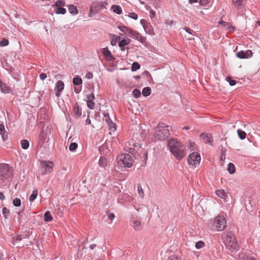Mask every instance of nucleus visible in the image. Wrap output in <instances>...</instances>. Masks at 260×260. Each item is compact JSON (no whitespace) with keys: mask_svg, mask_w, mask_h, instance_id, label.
Here are the masks:
<instances>
[{"mask_svg":"<svg viewBox=\"0 0 260 260\" xmlns=\"http://www.w3.org/2000/svg\"><path fill=\"white\" fill-rule=\"evenodd\" d=\"M168 146L171 153L178 160H181L186 155L185 146L177 140L171 139L168 142Z\"/></svg>","mask_w":260,"mask_h":260,"instance_id":"f257e3e1","label":"nucleus"},{"mask_svg":"<svg viewBox=\"0 0 260 260\" xmlns=\"http://www.w3.org/2000/svg\"><path fill=\"white\" fill-rule=\"evenodd\" d=\"M210 228L214 231H222L226 227L225 218L222 215H219L209 221Z\"/></svg>","mask_w":260,"mask_h":260,"instance_id":"f03ea898","label":"nucleus"},{"mask_svg":"<svg viewBox=\"0 0 260 260\" xmlns=\"http://www.w3.org/2000/svg\"><path fill=\"white\" fill-rule=\"evenodd\" d=\"M223 241L226 247L233 252L238 248L237 241L234 235L231 232L223 233Z\"/></svg>","mask_w":260,"mask_h":260,"instance_id":"7ed1b4c3","label":"nucleus"},{"mask_svg":"<svg viewBox=\"0 0 260 260\" xmlns=\"http://www.w3.org/2000/svg\"><path fill=\"white\" fill-rule=\"evenodd\" d=\"M169 135V131L167 127L158 124L155 129L154 136L157 140H164L167 139Z\"/></svg>","mask_w":260,"mask_h":260,"instance_id":"20e7f679","label":"nucleus"},{"mask_svg":"<svg viewBox=\"0 0 260 260\" xmlns=\"http://www.w3.org/2000/svg\"><path fill=\"white\" fill-rule=\"evenodd\" d=\"M201 161L200 155L196 152L190 154L188 158V163L192 168H196L200 165Z\"/></svg>","mask_w":260,"mask_h":260,"instance_id":"39448f33","label":"nucleus"},{"mask_svg":"<svg viewBox=\"0 0 260 260\" xmlns=\"http://www.w3.org/2000/svg\"><path fill=\"white\" fill-rule=\"evenodd\" d=\"M0 175L3 179H7L12 176V171L11 168L7 164L0 166Z\"/></svg>","mask_w":260,"mask_h":260,"instance_id":"423d86ee","label":"nucleus"},{"mask_svg":"<svg viewBox=\"0 0 260 260\" xmlns=\"http://www.w3.org/2000/svg\"><path fill=\"white\" fill-rule=\"evenodd\" d=\"M120 160L123 165L127 168L131 167L134 162L133 157L128 154L121 155Z\"/></svg>","mask_w":260,"mask_h":260,"instance_id":"0eeeda50","label":"nucleus"},{"mask_svg":"<svg viewBox=\"0 0 260 260\" xmlns=\"http://www.w3.org/2000/svg\"><path fill=\"white\" fill-rule=\"evenodd\" d=\"M42 170L44 174L51 173L53 170V165L50 161H42L41 162Z\"/></svg>","mask_w":260,"mask_h":260,"instance_id":"6e6552de","label":"nucleus"},{"mask_svg":"<svg viewBox=\"0 0 260 260\" xmlns=\"http://www.w3.org/2000/svg\"><path fill=\"white\" fill-rule=\"evenodd\" d=\"M140 22L146 33L150 35L154 34L153 28L150 23L144 19H142Z\"/></svg>","mask_w":260,"mask_h":260,"instance_id":"1a4fd4ad","label":"nucleus"},{"mask_svg":"<svg viewBox=\"0 0 260 260\" xmlns=\"http://www.w3.org/2000/svg\"><path fill=\"white\" fill-rule=\"evenodd\" d=\"M252 56V52L250 50L240 51L237 53V56L240 59L248 58Z\"/></svg>","mask_w":260,"mask_h":260,"instance_id":"9d476101","label":"nucleus"},{"mask_svg":"<svg viewBox=\"0 0 260 260\" xmlns=\"http://www.w3.org/2000/svg\"><path fill=\"white\" fill-rule=\"evenodd\" d=\"M129 36L131 38L135 39L140 42H143L145 40L144 38L140 33L133 29L130 31Z\"/></svg>","mask_w":260,"mask_h":260,"instance_id":"9b49d317","label":"nucleus"},{"mask_svg":"<svg viewBox=\"0 0 260 260\" xmlns=\"http://www.w3.org/2000/svg\"><path fill=\"white\" fill-rule=\"evenodd\" d=\"M64 83L61 81H58L55 84V90L56 91L55 95L59 97L60 95V92L64 89Z\"/></svg>","mask_w":260,"mask_h":260,"instance_id":"f8f14e48","label":"nucleus"},{"mask_svg":"<svg viewBox=\"0 0 260 260\" xmlns=\"http://www.w3.org/2000/svg\"><path fill=\"white\" fill-rule=\"evenodd\" d=\"M200 137L203 139L205 143H207L210 145H212L213 139L211 134H201Z\"/></svg>","mask_w":260,"mask_h":260,"instance_id":"ddd939ff","label":"nucleus"},{"mask_svg":"<svg viewBox=\"0 0 260 260\" xmlns=\"http://www.w3.org/2000/svg\"><path fill=\"white\" fill-rule=\"evenodd\" d=\"M99 150L103 156L108 155L110 154V150L108 148L107 144L101 146Z\"/></svg>","mask_w":260,"mask_h":260,"instance_id":"4468645a","label":"nucleus"},{"mask_svg":"<svg viewBox=\"0 0 260 260\" xmlns=\"http://www.w3.org/2000/svg\"><path fill=\"white\" fill-rule=\"evenodd\" d=\"M82 110L77 103L75 104L73 109V114L76 117H79L81 115Z\"/></svg>","mask_w":260,"mask_h":260,"instance_id":"2eb2a0df","label":"nucleus"},{"mask_svg":"<svg viewBox=\"0 0 260 260\" xmlns=\"http://www.w3.org/2000/svg\"><path fill=\"white\" fill-rule=\"evenodd\" d=\"M0 135L2 136L3 141H5L8 139V135L3 124H0Z\"/></svg>","mask_w":260,"mask_h":260,"instance_id":"dca6fc26","label":"nucleus"},{"mask_svg":"<svg viewBox=\"0 0 260 260\" xmlns=\"http://www.w3.org/2000/svg\"><path fill=\"white\" fill-rule=\"evenodd\" d=\"M0 88L1 91L5 93H8L11 91L10 87L6 84L3 83L1 80H0Z\"/></svg>","mask_w":260,"mask_h":260,"instance_id":"f3484780","label":"nucleus"},{"mask_svg":"<svg viewBox=\"0 0 260 260\" xmlns=\"http://www.w3.org/2000/svg\"><path fill=\"white\" fill-rule=\"evenodd\" d=\"M221 24L224 28L229 29L231 31H233L235 30L234 27L229 22H226L223 21H221L219 22Z\"/></svg>","mask_w":260,"mask_h":260,"instance_id":"a211bd4d","label":"nucleus"},{"mask_svg":"<svg viewBox=\"0 0 260 260\" xmlns=\"http://www.w3.org/2000/svg\"><path fill=\"white\" fill-rule=\"evenodd\" d=\"M216 194L217 196L221 199H223L224 201L226 200V198L228 197L226 193L223 189H218L216 191Z\"/></svg>","mask_w":260,"mask_h":260,"instance_id":"6ab92c4d","label":"nucleus"},{"mask_svg":"<svg viewBox=\"0 0 260 260\" xmlns=\"http://www.w3.org/2000/svg\"><path fill=\"white\" fill-rule=\"evenodd\" d=\"M133 228L135 230L140 231L142 229V224L141 222L139 220H133Z\"/></svg>","mask_w":260,"mask_h":260,"instance_id":"aec40b11","label":"nucleus"},{"mask_svg":"<svg viewBox=\"0 0 260 260\" xmlns=\"http://www.w3.org/2000/svg\"><path fill=\"white\" fill-rule=\"evenodd\" d=\"M99 166L102 168L107 166V160L105 156H102L99 161Z\"/></svg>","mask_w":260,"mask_h":260,"instance_id":"412c9836","label":"nucleus"},{"mask_svg":"<svg viewBox=\"0 0 260 260\" xmlns=\"http://www.w3.org/2000/svg\"><path fill=\"white\" fill-rule=\"evenodd\" d=\"M118 28L124 34L129 35L130 31L132 29L126 26H118Z\"/></svg>","mask_w":260,"mask_h":260,"instance_id":"4be33fe9","label":"nucleus"},{"mask_svg":"<svg viewBox=\"0 0 260 260\" xmlns=\"http://www.w3.org/2000/svg\"><path fill=\"white\" fill-rule=\"evenodd\" d=\"M120 40V37L119 36H117L115 35H112L111 44L112 46L116 45L118 42H119Z\"/></svg>","mask_w":260,"mask_h":260,"instance_id":"5701e85b","label":"nucleus"},{"mask_svg":"<svg viewBox=\"0 0 260 260\" xmlns=\"http://www.w3.org/2000/svg\"><path fill=\"white\" fill-rule=\"evenodd\" d=\"M233 5L237 8L240 9L242 7L243 0H232Z\"/></svg>","mask_w":260,"mask_h":260,"instance_id":"b1692460","label":"nucleus"},{"mask_svg":"<svg viewBox=\"0 0 260 260\" xmlns=\"http://www.w3.org/2000/svg\"><path fill=\"white\" fill-rule=\"evenodd\" d=\"M53 219L52 216L50 211H47L44 214V221L46 222H49Z\"/></svg>","mask_w":260,"mask_h":260,"instance_id":"393cba45","label":"nucleus"},{"mask_svg":"<svg viewBox=\"0 0 260 260\" xmlns=\"http://www.w3.org/2000/svg\"><path fill=\"white\" fill-rule=\"evenodd\" d=\"M111 8L113 10V12L119 15L122 13V9L119 6L113 5Z\"/></svg>","mask_w":260,"mask_h":260,"instance_id":"a878e982","label":"nucleus"},{"mask_svg":"<svg viewBox=\"0 0 260 260\" xmlns=\"http://www.w3.org/2000/svg\"><path fill=\"white\" fill-rule=\"evenodd\" d=\"M122 200L126 202H131L133 201L134 198L132 196H129L127 194H123L122 196Z\"/></svg>","mask_w":260,"mask_h":260,"instance_id":"bb28decb","label":"nucleus"},{"mask_svg":"<svg viewBox=\"0 0 260 260\" xmlns=\"http://www.w3.org/2000/svg\"><path fill=\"white\" fill-rule=\"evenodd\" d=\"M54 11L56 14H64L66 13V9L62 7H56L54 9Z\"/></svg>","mask_w":260,"mask_h":260,"instance_id":"cd10ccee","label":"nucleus"},{"mask_svg":"<svg viewBox=\"0 0 260 260\" xmlns=\"http://www.w3.org/2000/svg\"><path fill=\"white\" fill-rule=\"evenodd\" d=\"M69 10L72 14L76 15L78 14V11L76 7L73 5H70L69 6Z\"/></svg>","mask_w":260,"mask_h":260,"instance_id":"c85d7f7f","label":"nucleus"},{"mask_svg":"<svg viewBox=\"0 0 260 260\" xmlns=\"http://www.w3.org/2000/svg\"><path fill=\"white\" fill-rule=\"evenodd\" d=\"M73 83L75 85H79L82 83V80L79 77H75L73 78Z\"/></svg>","mask_w":260,"mask_h":260,"instance_id":"c756f323","label":"nucleus"},{"mask_svg":"<svg viewBox=\"0 0 260 260\" xmlns=\"http://www.w3.org/2000/svg\"><path fill=\"white\" fill-rule=\"evenodd\" d=\"M151 93V88L149 87H145L142 90V94L144 96H147Z\"/></svg>","mask_w":260,"mask_h":260,"instance_id":"7c9ffc66","label":"nucleus"},{"mask_svg":"<svg viewBox=\"0 0 260 260\" xmlns=\"http://www.w3.org/2000/svg\"><path fill=\"white\" fill-rule=\"evenodd\" d=\"M237 133L240 139L243 140L246 138V134L244 131L240 129H238L237 131Z\"/></svg>","mask_w":260,"mask_h":260,"instance_id":"2f4dec72","label":"nucleus"},{"mask_svg":"<svg viewBox=\"0 0 260 260\" xmlns=\"http://www.w3.org/2000/svg\"><path fill=\"white\" fill-rule=\"evenodd\" d=\"M38 194V190H34L29 197V200L30 202H33L37 197Z\"/></svg>","mask_w":260,"mask_h":260,"instance_id":"473e14b6","label":"nucleus"},{"mask_svg":"<svg viewBox=\"0 0 260 260\" xmlns=\"http://www.w3.org/2000/svg\"><path fill=\"white\" fill-rule=\"evenodd\" d=\"M228 171L230 174H233L235 172V167L232 163H229L228 168Z\"/></svg>","mask_w":260,"mask_h":260,"instance_id":"72a5a7b5","label":"nucleus"},{"mask_svg":"<svg viewBox=\"0 0 260 260\" xmlns=\"http://www.w3.org/2000/svg\"><path fill=\"white\" fill-rule=\"evenodd\" d=\"M109 129L112 132H114L116 130V124L112 121H109L107 123Z\"/></svg>","mask_w":260,"mask_h":260,"instance_id":"f704fd0d","label":"nucleus"},{"mask_svg":"<svg viewBox=\"0 0 260 260\" xmlns=\"http://www.w3.org/2000/svg\"><path fill=\"white\" fill-rule=\"evenodd\" d=\"M2 213L5 218H9L10 216V212L8 209L6 207H4L2 209Z\"/></svg>","mask_w":260,"mask_h":260,"instance_id":"c9c22d12","label":"nucleus"},{"mask_svg":"<svg viewBox=\"0 0 260 260\" xmlns=\"http://www.w3.org/2000/svg\"><path fill=\"white\" fill-rule=\"evenodd\" d=\"M103 54L107 58H111L112 55L111 52L107 49L104 48L102 51Z\"/></svg>","mask_w":260,"mask_h":260,"instance_id":"e433bc0d","label":"nucleus"},{"mask_svg":"<svg viewBox=\"0 0 260 260\" xmlns=\"http://www.w3.org/2000/svg\"><path fill=\"white\" fill-rule=\"evenodd\" d=\"M21 147L24 149H26L28 148L29 143L26 140H23L21 142Z\"/></svg>","mask_w":260,"mask_h":260,"instance_id":"4c0bfd02","label":"nucleus"},{"mask_svg":"<svg viewBox=\"0 0 260 260\" xmlns=\"http://www.w3.org/2000/svg\"><path fill=\"white\" fill-rule=\"evenodd\" d=\"M129 42H130V40H129V41L127 42L126 40L123 39L121 41L120 40L118 45H119V46L120 47V48H123L125 45H126L127 44H128Z\"/></svg>","mask_w":260,"mask_h":260,"instance_id":"58836bf2","label":"nucleus"},{"mask_svg":"<svg viewBox=\"0 0 260 260\" xmlns=\"http://www.w3.org/2000/svg\"><path fill=\"white\" fill-rule=\"evenodd\" d=\"M13 204L15 207H20L21 205V200L19 198H15L13 201Z\"/></svg>","mask_w":260,"mask_h":260,"instance_id":"ea45409f","label":"nucleus"},{"mask_svg":"<svg viewBox=\"0 0 260 260\" xmlns=\"http://www.w3.org/2000/svg\"><path fill=\"white\" fill-rule=\"evenodd\" d=\"M140 68V64L137 62H134L132 65V71H136Z\"/></svg>","mask_w":260,"mask_h":260,"instance_id":"a19ab883","label":"nucleus"},{"mask_svg":"<svg viewBox=\"0 0 260 260\" xmlns=\"http://www.w3.org/2000/svg\"><path fill=\"white\" fill-rule=\"evenodd\" d=\"M138 193L139 194V196L141 198H143L144 197V192L142 189V187L141 186H138Z\"/></svg>","mask_w":260,"mask_h":260,"instance_id":"79ce46f5","label":"nucleus"},{"mask_svg":"<svg viewBox=\"0 0 260 260\" xmlns=\"http://www.w3.org/2000/svg\"><path fill=\"white\" fill-rule=\"evenodd\" d=\"M56 7H63L65 6L64 0H57L55 4Z\"/></svg>","mask_w":260,"mask_h":260,"instance_id":"37998d69","label":"nucleus"},{"mask_svg":"<svg viewBox=\"0 0 260 260\" xmlns=\"http://www.w3.org/2000/svg\"><path fill=\"white\" fill-rule=\"evenodd\" d=\"M87 105L89 109H94L95 107V103L93 101H87Z\"/></svg>","mask_w":260,"mask_h":260,"instance_id":"c03bdc74","label":"nucleus"},{"mask_svg":"<svg viewBox=\"0 0 260 260\" xmlns=\"http://www.w3.org/2000/svg\"><path fill=\"white\" fill-rule=\"evenodd\" d=\"M78 147V145L76 143H72L70 144L69 149L71 151H74Z\"/></svg>","mask_w":260,"mask_h":260,"instance_id":"a18cd8bd","label":"nucleus"},{"mask_svg":"<svg viewBox=\"0 0 260 260\" xmlns=\"http://www.w3.org/2000/svg\"><path fill=\"white\" fill-rule=\"evenodd\" d=\"M133 95L134 97L138 98L141 95V92L138 89H135L133 91Z\"/></svg>","mask_w":260,"mask_h":260,"instance_id":"49530a36","label":"nucleus"},{"mask_svg":"<svg viewBox=\"0 0 260 260\" xmlns=\"http://www.w3.org/2000/svg\"><path fill=\"white\" fill-rule=\"evenodd\" d=\"M226 80L229 83L231 86H234L237 83L236 80L232 79L230 77H226Z\"/></svg>","mask_w":260,"mask_h":260,"instance_id":"de8ad7c7","label":"nucleus"},{"mask_svg":"<svg viewBox=\"0 0 260 260\" xmlns=\"http://www.w3.org/2000/svg\"><path fill=\"white\" fill-rule=\"evenodd\" d=\"M204 245H205V244H204V242H203L202 241H200L196 243V248L197 249H200V248L203 247L204 246Z\"/></svg>","mask_w":260,"mask_h":260,"instance_id":"09e8293b","label":"nucleus"},{"mask_svg":"<svg viewBox=\"0 0 260 260\" xmlns=\"http://www.w3.org/2000/svg\"><path fill=\"white\" fill-rule=\"evenodd\" d=\"M9 44V41L7 39H3L0 41V46L4 47L6 46Z\"/></svg>","mask_w":260,"mask_h":260,"instance_id":"8fccbe9b","label":"nucleus"},{"mask_svg":"<svg viewBox=\"0 0 260 260\" xmlns=\"http://www.w3.org/2000/svg\"><path fill=\"white\" fill-rule=\"evenodd\" d=\"M211 2V0H200V3L202 6H207Z\"/></svg>","mask_w":260,"mask_h":260,"instance_id":"3c124183","label":"nucleus"},{"mask_svg":"<svg viewBox=\"0 0 260 260\" xmlns=\"http://www.w3.org/2000/svg\"><path fill=\"white\" fill-rule=\"evenodd\" d=\"M128 16L133 19L137 20L138 19V15L135 13H129Z\"/></svg>","mask_w":260,"mask_h":260,"instance_id":"603ef678","label":"nucleus"},{"mask_svg":"<svg viewBox=\"0 0 260 260\" xmlns=\"http://www.w3.org/2000/svg\"><path fill=\"white\" fill-rule=\"evenodd\" d=\"M87 101H93L94 100V95L93 93L87 95Z\"/></svg>","mask_w":260,"mask_h":260,"instance_id":"864d4df0","label":"nucleus"},{"mask_svg":"<svg viewBox=\"0 0 260 260\" xmlns=\"http://www.w3.org/2000/svg\"><path fill=\"white\" fill-rule=\"evenodd\" d=\"M108 218L112 221L115 217V215L113 213H108Z\"/></svg>","mask_w":260,"mask_h":260,"instance_id":"5fc2aeb1","label":"nucleus"},{"mask_svg":"<svg viewBox=\"0 0 260 260\" xmlns=\"http://www.w3.org/2000/svg\"><path fill=\"white\" fill-rule=\"evenodd\" d=\"M86 78L90 79L93 78V74L90 72L87 73L85 75Z\"/></svg>","mask_w":260,"mask_h":260,"instance_id":"6e6d98bb","label":"nucleus"},{"mask_svg":"<svg viewBox=\"0 0 260 260\" xmlns=\"http://www.w3.org/2000/svg\"><path fill=\"white\" fill-rule=\"evenodd\" d=\"M47 78V75L46 73H41L40 75V78L42 80H45L46 78Z\"/></svg>","mask_w":260,"mask_h":260,"instance_id":"4d7b16f0","label":"nucleus"},{"mask_svg":"<svg viewBox=\"0 0 260 260\" xmlns=\"http://www.w3.org/2000/svg\"><path fill=\"white\" fill-rule=\"evenodd\" d=\"M168 260H178V258L175 255H172L169 257Z\"/></svg>","mask_w":260,"mask_h":260,"instance_id":"13d9d810","label":"nucleus"},{"mask_svg":"<svg viewBox=\"0 0 260 260\" xmlns=\"http://www.w3.org/2000/svg\"><path fill=\"white\" fill-rule=\"evenodd\" d=\"M105 118H106V121L107 123L109 122V121H112V120L110 119L108 114H105Z\"/></svg>","mask_w":260,"mask_h":260,"instance_id":"bf43d9fd","label":"nucleus"},{"mask_svg":"<svg viewBox=\"0 0 260 260\" xmlns=\"http://www.w3.org/2000/svg\"><path fill=\"white\" fill-rule=\"evenodd\" d=\"M5 199V196L4 193L2 192H0V200H4Z\"/></svg>","mask_w":260,"mask_h":260,"instance_id":"052dcab7","label":"nucleus"},{"mask_svg":"<svg viewBox=\"0 0 260 260\" xmlns=\"http://www.w3.org/2000/svg\"><path fill=\"white\" fill-rule=\"evenodd\" d=\"M22 239V236H18L16 237L15 241H16V242H17V241H21Z\"/></svg>","mask_w":260,"mask_h":260,"instance_id":"680f3d73","label":"nucleus"},{"mask_svg":"<svg viewBox=\"0 0 260 260\" xmlns=\"http://www.w3.org/2000/svg\"><path fill=\"white\" fill-rule=\"evenodd\" d=\"M150 13L151 14V17H153L155 15V12L153 10H150Z\"/></svg>","mask_w":260,"mask_h":260,"instance_id":"e2e57ef3","label":"nucleus"},{"mask_svg":"<svg viewBox=\"0 0 260 260\" xmlns=\"http://www.w3.org/2000/svg\"><path fill=\"white\" fill-rule=\"evenodd\" d=\"M86 123L88 124H90L91 123V120L89 119V117H88L86 119Z\"/></svg>","mask_w":260,"mask_h":260,"instance_id":"0e129e2a","label":"nucleus"},{"mask_svg":"<svg viewBox=\"0 0 260 260\" xmlns=\"http://www.w3.org/2000/svg\"><path fill=\"white\" fill-rule=\"evenodd\" d=\"M185 30H186V31L187 32H188V33H189V34H192L191 31H192V30L190 28H189L187 27V28H186L185 29Z\"/></svg>","mask_w":260,"mask_h":260,"instance_id":"69168bd1","label":"nucleus"},{"mask_svg":"<svg viewBox=\"0 0 260 260\" xmlns=\"http://www.w3.org/2000/svg\"><path fill=\"white\" fill-rule=\"evenodd\" d=\"M198 0H188V2L189 4H192L194 3L198 2Z\"/></svg>","mask_w":260,"mask_h":260,"instance_id":"338daca9","label":"nucleus"},{"mask_svg":"<svg viewBox=\"0 0 260 260\" xmlns=\"http://www.w3.org/2000/svg\"><path fill=\"white\" fill-rule=\"evenodd\" d=\"M95 247H96L95 244H91L89 246V248L92 250Z\"/></svg>","mask_w":260,"mask_h":260,"instance_id":"774afa93","label":"nucleus"}]
</instances>
